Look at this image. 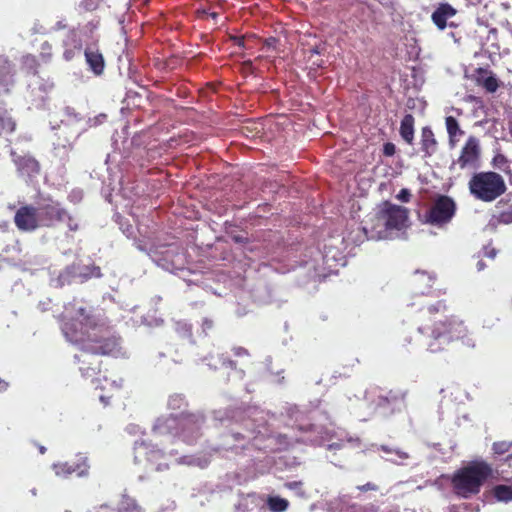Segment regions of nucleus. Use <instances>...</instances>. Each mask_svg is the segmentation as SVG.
Returning a JSON list of instances; mask_svg holds the SVG:
<instances>
[{"label": "nucleus", "mask_w": 512, "mask_h": 512, "mask_svg": "<svg viewBox=\"0 0 512 512\" xmlns=\"http://www.w3.org/2000/svg\"><path fill=\"white\" fill-rule=\"evenodd\" d=\"M65 307L61 330L70 343L78 345L82 351L74 359L80 363L79 370L83 378H92L99 371V365L89 361L90 355L124 356L121 339L103 324H99L85 308L79 307L75 316H69Z\"/></svg>", "instance_id": "obj_1"}, {"label": "nucleus", "mask_w": 512, "mask_h": 512, "mask_svg": "<svg viewBox=\"0 0 512 512\" xmlns=\"http://www.w3.org/2000/svg\"><path fill=\"white\" fill-rule=\"evenodd\" d=\"M263 412L257 409L242 410L241 408H227L213 411L215 425L228 426L231 423L243 422V427L231 429L223 435L222 446L215 451L224 450L235 454H242L252 447L260 449L258 443L260 438L268 436L269 430L266 427L264 417H256Z\"/></svg>", "instance_id": "obj_2"}, {"label": "nucleus", "mask_w": 512, "mask_h": 512, "mask_svg": "<svg viewBox=\"0 0 512 512\" xmlns=\"http://www.w3.org/2000/svg\"><path fill=\"white\" fill-rule=\"evenodd\" d=\"M409 210L403 206L384 201L379 204L371 216L370 226H363L368 240L406 239Z\"/></svg>", "instance_id": "obj_3"}, {"label": "nucleus", "mask_w": 512, "mask_h": 512, "mask_svg": "<svg viewBox=\"0 0 512 512\" xmlns=\"http://www.w3.org/2000/svg\"><path fill=\"white\" fill-rule=\"evenodd\" d=\"M333 241L336 239H330L322 249L314 246L305 249L299 261V268L304 270L307 282H321L330 274L336 273L338 266L346 265L342 250L332 243Z\"/></svg>", "instance_id": "obj_4"}, {"label": "nucleus", "mask_w": 512, "mask_h": 512, "mask_svg": "<svg viewBox=\"0 0 512 512\" xmlns=\"http://www.w3.org/2000/svg\"><path fill=\"white\" fill-rule=\"evenodd\" d=\"M205 415L200 412H181L157 418L153 433L158 436H171L188 445L195 444L202 437Z\"/></svg>", "instance_id": "obj_5"}, {"label": "nucleus", "mask_w": 512, "mask_h": 512, "mask_svg": "<svg viewBox=\"0 0 512 512\" xmlns=\"http://www.w3.org/2000/svg\"><path fill=\"white\" fill-rule=\"evenodd\" d=\"M418 331L424 336L423 342L427 350L432 353L443 351L456 340H462L468 347L475 346L474 341L467 337V328L463 321L454 316L435 322L431 328L419 327Z\"/></svg>", "instance_id": "obj_6"}, {"label": "nucleus", "mask_w": 512, "mask_h": 512, "mask_svg": "<svg viewBox=\"0 0 512 512\" xmlns=\"http://www.w3.org/2000/svg\"><path fill=\"white\" fill-rule=\"evenodd\" d=\"M491 472V467L483 461L470 463L454 474L452 484L455 493L463 498L477 494Z\"/></svg>", "instance_id": "obj_7"}, {"label": "nucleus", "mask_w": 512, "mask_h": 512, "mask_svg": "<svg viewBox=\"0 0 512 512\" xmlns=\"http://www.w3.org/2000/svg\"><path fill=\"white\" fill-rule=\"evenodd\" d=\"M148 256L158 267L165 271L184 273L187 270L186 251L178 242L153 245L149 248Z\"/></svg>", "instance_id": "obj_8"}, {"label": "nucleus", "mask_w": 512, "mask_h": 512, "mask_svg": "<svg viewBox=\"0 0 512 512\" xmlns=\"http://www.w3.org/2000/svg\"><path fill=\"white\" fill-rule=\"evenodd\" d=\"M469 190L476 199L492 202L506 191V185L502 176L496 172H479L470 179Z\"/></svg>", "instance_id": "obj_9"}, {"label": "nucleus", "mask_w": 512, "mask_h": 512, "mask_svg": "<svg viewBox=\"0 0 512 512\" xmlns=\"http://www.w3.org/2000/svg\"><path fill=\"white\" fill-rule=\"evenodd\" d=\"M298 430L301 436L290 437V442H300L312 446H326L328 450H339L342 448V442L333 429L315 424H299Z\"/></svg>", "instance_id": "obj_10"}, {"label": "nucleus", "mask_w": 512, "mask_h": 512, "mask_svg": "<svg viewBox=\"0 0 512 512\" xmlns=\"http://www.w3.org/2000/svg\"><path fill=\"white\" fill-rule=\"evenodd\" d=\"M455 201L447 195H438L430 207L420 215L421 221L438 228L449 224L456 213Z\"/></svg>", "instance_id": "obj_11"}, {"label": "nucleus", "mask_w": 512, "mask_h": 512, "mask_svg": "<svg viewBox=\"0 0 512 512\" xmlns=\"http://www.w3.org/2000/svg\"><path fill=\"white\" fill-rule=\"evenodd\" d=\"M112 144L124 157L132 156L134 149H141L147 144V134L144 130H115L112 136Z\"/></svg>", "instance_id": "obj_12"}, {"label": "nucleus", "mask_w": 512, "mask_h": 512, "mask_svg": "<svg viewBox=\"0 0 512 512\" xmlns=\"http://www.w3.org/2000/svg\"><path fill=\"white\" fill-rule=\"evenodd\" d=\"M41 227H50L55 222L71 220L67 211L63 209L59 202L50 197H40L34 206Z\"/></svg>", "instance_id": "obj_13"}, {"label": "nucleus", "mask_w": 512, "mask_h": 512, "mask_svg": "<svg viewBox=\"0 0 512 512\" xmlns=\"http://www.w3.org/2000/svg\"><path fill=\"white\" fill-rule=\"evenodd\" d=\"M134 452L135 462H138L139 458L144 456L148 462L156 464V471L162 472L169 469V465L167 463L158 462L159 460L164 459L166 454L154 444L144 440H137L134 443Z\"/></svg>", "instance_id": "obj_14"}, {"label": "nucleus", "mask_w": 512, "mask_h": 512, "mask_svg": "<svg viewBox=\"0 0 512 512\" xmlns=\"http://www.w3.org/2000/svg\"><path fill=\"white\" fill-rule=\"evenodd\" d=\"M196 356L200 362L205 363L211 370H217L219 367H226L230 368L232 371L228 375L229 377H233L236 380H243L245 377V371L238 369L235 361L227 359L223 355L214 356L211 352H208L206 355L197 353Z\"/></svg>", "instance_id": "obj_15"}, {"label": "nucleus", "mask_w": 512, "mask_h": 512, "mask_svg": "<svg viewBox=\"0 0 512 512\" xmlns=\"http://www.w3.org/2000/svg\"><path fill=\"white\" fill-rule=\"evenodd\" d=\"M77 462H59L52 465V469L58 477L67 478L73 473L78 477H86L89 474L88 458L83 454L77 455Z\"/></svg>", "instance_id": "obj_16"}, {"label": "nucleus", "mask_w": 512, "mask_h": 512, "mask_svg": "<svg viewBox=\"0 0 512 512\" xmlns=\"http://www.w3.org/2000/svg\"><path fill=\"white\" fill-rule=\"evenodd\" d=\"M12 160L17 168V172L26 182L32 181L40 173L39 162L30 155H17L11 151Z\"/></svg>", "instance_id": "obj_17"}, {"label": "nucleus", "mask_w": 512, "mask_h": 512, "mask_svg": "<svg viewBox=\"0 0 512 512\" xmlns=\"http://www.w3.org/2000/svg\"><path fill=\"white\" fill-rule=\"evenodd\" d=\"M14 222L16 227L24 232H32L41 227L37 211L31 205L20 207L15 213Z\"/></svg>", "instance_id": "obj_18"}, {"label": "nucleus", "mask_w": 512, "mask_h": 512, "mask_svg": "<svg viewBox=\"0 0 512 512\" xmlns=\"http://www.w3.org/2000/svg\"><path fill=\"white\" fill-rule=\"evenodd\" d=\"M403 404V397L389 391L386 395H378L375 404V413L381 417H388L396 410H400Z\"/></svg>", "instance_id": "obj_19"}, {"label": "nucleus", "mask_w": 512, "mask_h": 512, "mask_svg": "<svg viewBox=\"0 0 512 512\" xmlns=\"http://www.w3.org/2000/svg\"><path fill=\"white\" fill-rule=\"evenodd\" d=\"M108 186L111 187V190H115L116 186H119L123 196L130 200L142 196L145 192L143 182L125 180L124 176H121L117 183L109 182Z\"/></svg>", "instance_id": "obj_20"}, {"label": "nucleus", "mask_w": 512, "mask_h": 512, "mask_svg": "<svg viewBox=\"0 0 512 512\" xmlns=\"http://www.w3.org/2000/svg\"><path fill=\"white\" fill-rule=\"evenodd\" d=\"M14 65L4 54H0V93H8L14 85Z\"/></svg>", "instance_id": "obj_21"}, {"label": "nucleus", "mask_w": 512, "mask_h": 512, "mask_svg": "<svg viewBox=\"0 0 512 512\" xmlns=\"http://www.w3.org/2000/svg\"><path fill=\"white\" fill-rule=\"evenodd\" d=\"M75 267L72 264L67 265L62 270H53L49 272V285L53 288L60 289L66 285L76 282Z\"/></svg>", "instance_id": "obj_22"}, {"label": "nucleus", "mask_w": 512, "mask_h": 512, "mask_svg": "<svg viewBox=\"0 0 512 512\" xmlns=\"http://www.w3.org/2000/svg\"><path fill=\"white\" fill-rule=\"evenodd\" d=\"M479 155V143L478 140L474 137H470L462 148L461 155L457 160V164L461 168H465L468 165L474 164V162L478 159Z\"/></svg>", "instance_id": "obj_23"}, {"label": "nucleus", "mask_w": 512, "mask_h": 512, "mask_svg": "<svg viewBox=\"0 0 512 512\" xmlns=\"http://www.w3.org/2000/svg\"><path fill=\"white\" fill-rule=\"evenodd\" d=\"M378 451H382L385 456L382 458L386 461L394 463L396 465H403L404 461L409 459V454L402 449L390 445H376L375 446Z\"/></svg>", "instance_id": "obj_24"}, {"label": "nucleus", "mask_w": 512, "mask_h": 512, "mask_svg": "<svg viewBox=\"0 0 512 512\" xmlns=\"http://www.w3.org/2000/svg\"><path fill=\"white\" fill-rule=\"evenodd\" d=\"M72 266L75 267V279L76 282L84 283L92 278H101L102 273L99 266L94 264L92 265H83L80 263H72Z\"/></svg>", "instance_id": "obj_25"}, {"label": "nucleus", "mask_w": 512, "mask_h": 512, "mask_svg": "<svg viewBox=\"0 0 512 512\" xmlns=\"http://www.w3.org/2000/svg\"><path fill=\"white\" fill-rule=\"evenodd\" d=\"M456 14V10L448 3L440 4L432 13V21L440 29L444 30L447 26V20Z\"/></svg>", "instance_id": "obj_26"}, {"label": "nucleus", "mask_w": 512, "mask_h": 512, "mask_svg": "<svg viewBox=\"0 0 512 512\" xmlns=\"http://www.w3.org/2000/svg\"><path fill=\"white\" fill-rule=\"evenodd\" d=\"M85 59L90 69L95 75H101L105 68V60L102 53L98 49L86 48Z\"/></svg>", "instance_id": "obj_27"}, {"label": "nucleus", "mask_w": 512, "mask_h": 512, "mask_svg": "<svg viewBox=\"0 0 512 512\" xmlns=\"http://www.w3.org/2000/svg\"><path fill=\"white\" fill-rule=\"evenodd\" d=\"M438 148V143L433 134V130H422L421 147L424 157L432 156Z\"/></svg>", "instance_id": "obj_28"}, {"label": "nucleus", "mask_w": 512, "mask_h": 512, "mask_svg": "<svg viewBox=\"0 0 512 512\" xmlns=\"http://www.w3.org/2000/svg\"><path fill=\"white\" fill-rule=\"evenodd\" d=\"M350 496L340 494L337 497L327 500L324 503V510L327 512H348Z\"/></svg>", "instance_id": "obj_29"}, {"label": "nucleus", "mask_w": 512, "mask_h": 512, "mask_svg": "<svg viewBox=\"0 0 512 512\" xmlns=\"http://www.w3.org/2000/svg\"><path fill=\"white\" fill-rule=\"evenodd\" d=\"M265 503L270 512H285L289 507V501L278 495H269Z\"/></svg>", "instance_id": "obj_30"}, {"label": "nucleus", "mask_w": 512, "mask_h": 512, "mask_svg": "<svg viewBox=\"0 0 512 512\" xmlns=\"http://www.w3.org/2000/svg\"><path fill=\"white\" fill-rule=\"evenodd\" d=\"M177 464L197 466L201 469L208 467L210 460L207 457H197L193 455H185L176 459Z\"/></svg>", "instance_id": "obj_31"}, {"label": "nucleus", "mask_w": 512, "mask_h": 512, "mask_svg": "<svg viewBox=\"0 0 512 512\" xmlns=\"http://www.w3.org/2000/svg\"><path fill=\"white\" fill-rule=\"evenodd\" d=\"M21 64H22V69L27 74H32V75L38 74V69H39L40 63L35 55H33V54L24 55L22 57Z\"/></svg>", "instance_id": "obj_32"}, {"label": "nucleus", "mask_w": 512, "mask_h": 512, "mask_svg": "<svg viewBox=\"0 0 512 512\" xmlns=\"http://www.w3.org/2000/svg\"><path fill=\"white\" fill-rule=\"evenodd\" d=\"M493 495L499 502L512 501V487L504 484L496 485L493 488Z\"/></svg>", "instance_id": "obj_33"}, {"label": "nucleus", "mask_w": 512, "mask_h": 512, "mask_svg": "<svg viewBox=\"0 0 512 512\" xmlns=\"http://www.w3.org/2000/svg\"><path fill=\"white\" fill-rule=\"evenodd\" d=\"M497 472L503 479L512 481V453L501 459L497 465Z\"/></svg>", "instance_id": "obj_34"}, {"label": "nucleus", "mask_w": 512, "mask_h": 512, "mask_svg": "<svg viewBox=\"0 0 512 512\" xmlns=\"http://www.w3.org/2000/svg\"><path fill=\"white\" fill-rule=\"evenodd\" d=\"M167 406L171 410H181L188 406L185 395L175 393L169 396Z\"/></svg>", "instance_id": "obj_35"}, {"label": "nucleus", "mask_w": 512, "mask_h": 512, "mask_svg": "<svg viewBox=\"0 0 512 512\" xmlns=\"http://www.w3.org/2000/svg\"><path fill=\"white\" fill-rule=\"evenodd\" d=\"M114 217H115L116 223L119 225V228L123 232V234L126 235L127 238L134 237V232H135L134 227L129 222V220L119 214H116Z\"/></svg>", "instance_id": "obj_36"}, {"label": "nucleus", "mask_w": 512, "mask_h": 512, "mask_svg": "<svg viewBox=\"0 0 512 512\" xmlns=\"http://www.w3.org/2000/svg\"><path fill=\"white\" fill-rule=\"evenodd\" d=\"M175 331L180 337L192 338V325L186 321H177L175 323Z\"/></svg>", "instance_id": "obj_37"}, {"label": "nucleus", "mask_w": 512, "mask_h": 512, "mask_svg": "<svg viewBox=\"0 0 512 512\" xmlns=\"http://www.w3.org/2000/svg\"><path fill=\"white\" fill-rule=\"evenodd\" d=\"M15 121L10 112L6 109H0V128H15Z\"/></svg>", "instance_id": "obj_38"}, {"label": "nucleus", "mask_w": 512, "mask_h": 512, "mask_svg": "<svg viewBox=\"0 0 512 512\" xmlns=\"http://www.w3.org/2000/svg\"><path fill=\"white\" fill-rule=\"evenodd\" d=\"M481 85L487 92L494 93L499 87V81L494 75H489L482 80Z\"/></svg>", "instance_id": "obj_39"}, {"label": "nucleus", "mask_w": 512, "mask_h": 512, "mask_svg": "<svg viewBox=\"0 0 512 512\" xmlns=\"http://www.w3.org/2000/svg\"><path fill=\"white\" fill-rule=\"evenodd\" d=\"M163 319L154 314H147L141 316V324L146 325L148 327H158L162 325Z\"/></svg>", "instance_id": "obj_40"}, {"label": "nucleus", "mask_w": 512, "mask_h": 512, "mask_svg": "<svg viewBox=\"0 0 512 512\" xmlns=\"http://www.w3.org/2000/svg\"><path fill=\"white\" fill-rule=\"evenodd\" d=\"M512 448V441H498L494 442L492 445V450L494 454L504 455Z\"/></svg>", "instance_id": "obj_41"}, {"label": "nucleus", "mask_w": 512, "mask_h": 512, "mask_svg": "<svg viewBox=\"0 0 512 512\" xmlns=\"http://www.w3.org/2000/svg\"><path fill=\"white\" fill-rule=\"evenodd\" d=\"M40 59L43 63H48L52 59V46L49 42L45 41L41 45Z\"/></svg>", "instance_id": "obj_42"}, {"label": "nucleus", "mask_w": 512, "mask_h": 512, "mask_svg": "<svg viewBox=\"0 0 512 512\" xmlns=\"http://www.w3.org/2000/svg\"><path fill=\"white\" fill-rule=\"evenodd\" d=\"M302 486H303L302 481H291V482L285 483L286 488L294 491L296 493V495H298L299 497L304 498V497H306V492L304 491Z\"/></svg>", "instance_id": "obj_43"}, {"label": "nucleus", "mask_w": 512, "mask_h": 512, "mask_svg": "<svg viewBox=\"0 0 512 512\" xmlns=\"http://www.w3.org/2000/svg\"><path fill=\"white\" fill-rule=\"evenodd\" d=\"M122 505L123 507L119 508V512H141L140 507L134 500L127 499V501L123 502Z\"/></svg>", "instance_id": "obj_44"}, {"label": "nucleus", "mask_w": 512, "mask_h": 512, "mask_svg": "<svg viewBox=\"0 0 512 512\" xmlns=\"http://www.w3.org/2000/svg\"><path fill=\"white\" fill-rule=\"evenodd\" d=\"M416 273L420 274V277L418 279L419 282L425 283L427 285V287H429V288L432 286V284L434 283L435 278H436L434 274L427 273L425 271H422V272L416 271Z\"/></svg>", "instance_id": "obj_45"}, {"label": "nucleus", "mask_w": 512, "mask_h": 512, "mask_svg": "<svg viewBox=\"0 0 512 512\" xmlns=\"http://www.w3.org/2000/svg\"><path fill=\"white\" fill-rule=\"evenodd\" d=\"M376 508L374 505L370 504L368 506H361L358 504H349L348 512H375Z\"/></svg>", "instance_id": "obj_46"}, {"label": "nucleus", "mask_w": 512, "mask_h": 512, "mask_svg": "<svg viewBox=\"0 0 512 512\" xmlns=\"http://www.w3.org/2000/svg\"><path fill=\"white\" fill-rule=\"evenodd\" d=\"M102 0H82L80 7L85 11H94L98 8Z\"/></svg>", "instance_id": "obj_47"}, {"label": "nucleus", "mask_w": 512, "mask_h": 512, "mask_svg": "<svg viewBox=\"0 0 512 512\" xmlns=\"http://www.w3.org/2000/svg\"><path fill=\"white\" fill-rule=\"evenodd\" d=\"M251 510L248 499L240 498L238 503L234 505V512H249Z\"/></svg>", "instance_id": "obj_48"}, {"label": "nucleus", "mask_w": 512, "mask_h": 512, "mask_svg": "<svg viewBox=\"0 0 512 512\" xmlns=\"http://www.w3.org/2000/svg\"><path fill=\"white\" fill-rule=\"evenodd\" d=\"M108 122V116L105 113H100L99 115L95 116L93 119L89 120V125L96 127L100 125H104Z\"/></svg>", "instance_id": "obj_49"}, {"label": "nucleus", "mask_w": 512, "mask_h": 512, "mask_svg": "<svg viewBox=\"0 0 512 512\" xmlns=\"http://www.w3.org/2000/svg\"><path fill=\"white\" fill-rule=\"evenodd\" d=\"M414 124V117L411 114H406L401 121L400 128H413Z\"/></svg>", "instance_id": "obj_50"}, {"label": "nucleus", "mask_w": 512, "mask_h": 512, "mask_svg": "<svg viewBox=\"0 0 512 512\" xmlns=\"http://www.w3.org/2000/svg\"><path fill=\"white\" fill-rule=\"evenodd\" d=\"M499 221L504 224L512 223V210L508 208V210L501 212Z\"/></svg>", "instance_id": "obj_51"}, {"label": "nucleus", "mask_w": 512, "mask_h": 512, "mask_svg": "<svg viewBox=\"0 0 512 512\" xmlns=\"http://www.w3.org/2000/svg\"><path fill=\"white\" fill-rule=\"evenodd\" d=\"M396 152V146L392 142H386L383 144V154L391 157Z\"/></svg>", "instance_id": "obj_52"}, {"label": "nucleus", "mask_w": 512, "mask_h": 512, "mask_svg": "<svg viewBox=\"0 0 512 512\" xmlns=\"http://www.w3.org/2000/svg\"><path fill=\"white\" fill-rule=\"evenodd\" d=\"M65 114L69 119H73L76 122L80 121L82 118L80 117L79 113L75 111L74 108L66 107Z\"/></svg>", "instance_id": "obj_53"}, {"label": "nucleus", "mask_w": 512, "mask_h": 512, "mask_svg": "<svg viewBox=\"0 0 512 512\" xmlns=\"http://www.w3.org/2000/svg\"><path fill=\"white\" fill-rule=\"evenodd\" d=\"M357 489L361 492H367V491H377L378 486L372 482H367L364 485L357 486Z\"/></svg>", "instance_id": "obj_54"}, {"label": "nucleus", "mask_w": 512, "mask_h": 512, "mask_svg": "<svg viewBox=\"0 0 512 512\" xmlns=\"http://www.w3.org/2000/svg\"><path fill=\"white\" fill-rule=\"evenodd\" d=\"M411 193L408 189L404 188L399 191L397 194V199H399L401 202H408L410 200Z\"/></svg>", "instance_id": "obj_55"}, {"label": "nucleus", "mask_w": 512, "mask_h": 512, "mask_svg": "<svg viewBox=\"0 0 512 512\" xmlns=\"http://www.w3.org/2000/svg\"><path fill=\"white\" fill-rule=\"evenodd\" d=\"M414 131L415 130H400L402 138L409 144L412 143L414 139Z\"/></svg>", "instance_id": "obj_56"}, {"label": "nucleus", "mask_w": 512, "mask_h": 512, "mask_svg": "<svg viewBox=\"0 0 512 512\" xmlns=\"http://www.w3.org/2000/svg\"><path fill=\"white\" fill-rule=\"evenodd\" d=\"M427 309L429 313L439 312L441 310H445V304L443 301H438L436 304L429 305Z\"/></svg>", "instance_id": "obj_57"}, {"label": "nucleus", "mask_w": 512, "mask_h": 512, "mask_svg": "<svg viewBox=\"0 0 512 512\" xmlns=\"http://www.w3.org/2000/svg\"><path fill=\"white\" fill-rule=\"evenodd\" d=\"M202 332L207 335L208 331L213 328V321L209 318H204L201 324Z\"/></svg>", "instance_id": "obj_58"}, {"label": "nucleus", "mask_w": 512, "mask_h": 512, "mask_svg": "<svg viewBox=\"0 0 512 512\" xmlns=\"http://www.w3.org/2000/svg\"><path fill=\"white\" fill-rule=\"evenodd\" d=\"M507 162V159L504 155L502 154H497L494 158H493V165L497 168H501L502 165H504L505 163Z\"/></svg>", "instance_id": "obj_59"}, {"label": "nucleus", "mask_w": 512, "mask_h": 512, "mask_svg": "<svg viewBox=\"0 0 512 512\" xmlns=\"http://www.w3.org/2000/svg\"><path fill=\"white\" fill-rule=\"evenodd\" d=\"M278 43V39L275 37H269L264 40V47L268 49H276V45Z\"/></svg>", "instance_id": "obj_60"}, {"label": "nucleus", "mask_w": 512, "mask_h": 512, "mask_svg": "<svg viewBox=\"0 0 512 512\" xmlns=\"http://www.w3.org/2000/svg\"><path fill=\"white\" fill-rule=\"evenodd\" d=\"M232 351H233V354L237 357H241V356H249V352L246 348L244 347H233L232 348Z\"/></svg>", "instance_id": "obj_61"}, {"label": "nucleus", "mask_w": 512, "mask_h": 512, "mask_svg": "<svg viewBox=\"0 0 512 512\" xmlns=\"http://www.w3.org/2000/svg\"><path fill=\"white\" fill-rule=\"evenodd\" d=\"M230 39L238 47L245 48V37L244 36H230Z\"/></svg>", "instance_id": "obj_62"}, {"label": "nucleus", "mask_w": 512, "mask_h": 512, "mask_svg": "<svg viewBox=\"0 0 512 512\" xmlns=\"http://www.w3.org/2000/svg\"><path fill=\"white\" fill-rule=\"evenodd\" d=\"M447 131L449 133L450 144L452 146L454 145V137L462 136L465 132L464 130H447Z\"/></svg>", "instance_id": "obj_63"}, {"label": "nucleus", "mask_w": 512, "mask_h": 512, "mask_svg": "<svg viewBox=\"0 0 512 512\" xmlns=\"http://www.w3.org/2000/svg\"><path fill=\"white\" fill-rule=\"evenodd\" d=\"M96 512H119V509L108 506L107 504L100 505Z\"/></svg>", "instance_id": "obj_64"}]
</instances>
